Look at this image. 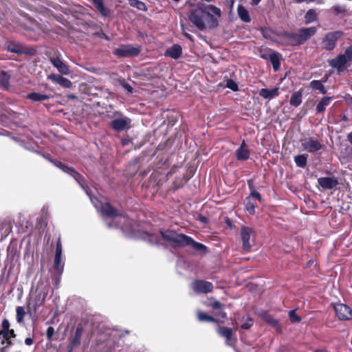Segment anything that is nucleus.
Listing matches in <instances>:
<instances>
[{
	"label": "nucleus",
	"mask_w": 352,
	"mask_h": 352,
	"mask_svg": "<svg viewBox=\"0 0 352 352\" xmlns=\"http://www.w3.org/2000/svg\"><path fill=\"white\" fill-rule=\"evenodd\" d=\"M221 15V10L214 5H206L198 3L197 8L193 9L190 15V21L200 31L206 29L205 19L208 17V25L211 28H216L219 25L217 18Z\"/></svg>",
	"instance_id": "obj_1"
},
{
	"label": "nucleus",
	"mask_w": 352,
	"mask_h": 352,
	"mask_svg": "<svg viewBox=\"0 0 352 352\" xmlns=\"http://www.w3.org/2000/svg\"><path fill=\"white\" fill-rule=\"evenodd\" d=\"M160 233L163 240L171 243L174 248L191 246L199 252L205 254L208 251V248L205 245L195 241L192 237L185 234H178L176 231L170 229H160Z\"/></svg>",
	"instance_id": "obj_2"
},
{
	"label": "nucleus",
	"mask_w": 352,
	"mask_h": 352,
	"mask_svg": "<svg viewBox=\"0 0 352 352\" xmlns=\"http://www.w3.org/2000/svg\"><path fill=\"white\" fill-rule=\"evenodd\" d=\"M16 334L13 329L10 328V323L7 318L3 319L0 329V340L3 346L1 351L12 346V338H15Z\"/></svg>",
	"instance_id": "obj_3"
},
{
	"label": "nucleus",
	"mask_w": 352,
	"mask_h": 352,
	"mask_svg": "<svg viewBox=\"0 0 352 352\" xmlns=\"http://www.w3.org/2000/svg\"><path fill=\"white\" fill-rule=\"evenodd\" d=\"M62 244L60 237H58L56 243V252L54 259L53 271L51 272L52 278L59 281L63 272L64 264L62 263Z\"/></svg>",
	"instance_id": "obj_4"
},
{
	"label": "nucleus",
	"mask_w": 352,
	"mask_h": 352,
	"mask_svg": "<svg viewBox=\"0 0 352 352\" xmlns=\"http://www.w3.org/2000/svg\"><path fill=\"white\" fill-rule=\"evenodd\" d=\"M4 49L8 52L18 55L25 54L33 56L36 51L34 48L29 47L21 42L16 41H8L6 42Z\"/></svg>",
	"instance_id": "obj_5"
},
{
	"label": "nucleus",
	"mask_w": 352,
	"mask_h": 352,
	"mask_svg": "<svg viewBox=\"0 0 352 352\" xmlns=\"http://www.w3.org/2000/svg\"><path fill=\"white\" fill-rule=\"evenodd\" d=\"M141 52L140 47H134L131 44H122L113 51V54L118 58L135 57Z\"/></svg>",
	"instance_id": "obj_6"
},
{
	"label": "nucleus",
	"mask_w": 352,
	"mask_h": 352,
	"mask_svg": "<svg viewBox=\"0 0 352 352\" xmlns=\"http://www.w3.org/2000/svg\"><path fill=\"white\" fill-rule=\"evenodd\" d=\"M343 35V32L340 30L326 34L322 41V48L327 51L333 50L336 47V41Z\"/></svg>",
	"instance_id": "obj_7"
},
{
	"label": "nucleus",
	"mask_w": 352,
	"mask_h": 352,
	"mask_svg": "<svg viewBox=\"0 0 352 352\" xmlns=\"http://www.w3.org/2000/svg\"><path fill=\"white\" fill-rule=\"evenodd\" d=\"M217 333L226 339V344L230 346H234L237 338L232 328L226 327H219L217 329Z\"/></svg>",
	"instance_id": "obj_8"
},
{
	"label": "nucleus",
	"mask_w": 352,
	"mask_h": 352,
	"mask_svg": "<svg viewBox=\"0 0 352 352\" xmlns=\"http://www.w3.org/2000/svg\"><path fill=\"white\" fill-rule=\"evenodd\" d=\"M336 315L340 320H352V309L345 304H337L334 306Z\"/></svg>",
	"instance_id": "obj_9"
},
{
	"label": "nucleus",
	"mask_w": 352,
	"mask_h": 352,
	"mask_svg": "<svg viewBox=\"0 0 352 352\" xmlns=\"http://www.w3.org/2000/svg\"><path fill=\"white\" fill-rule=\"evenodd\" d=\"M192 288L195 293L208 294L212 292L213 285L209 281L197 279L192 283Z\"/></svg>",
	"instance_id": "obj_10"
},
{
	"label": "nucleus",
	"mask_w": 352,
	"mask_h": 352,
	"mask_svg": "<svg viewBox=\"0 0 352 352\" xmlns=\"http://www.w3.org/2000/svg\"><path fill=\"white\" fill-rule=\"evenodd\" d=\"M84 331L83 326L81 323L78 324L74 334L69 338V345L67 352H72L74 349L80 344L82 336Z\"/></svg>",
	"instance_id": "obj_11"
},
{
	"label": "nucleus",
	"mask_w": 352,
	"mask_h": 352,
	"mask_svg": "<svg viewBox=\"0 0 352 352\" xmlns=\"http://www.w3.org/2000/svg\"><path fill=\"white\" fill-rule=\"evenodd\" d=\"M328 63L331 67L336 69L339 73L344 72L349 64L344 54H339L335 58L329 60Z\"/></svg>",
	"instance_id": "obj_12"
},
{
	"label": "nucleus",
	"mask_w": 352,
	"mask_h": 352,
	"mask_svg": "<svg viewBox=\"0 0 352 352\" xmlns=\"http://www.w3.org/2000/svg\"><path fill=\"white\" fill-rule=\"evenodd\" d=\"M302 146L304 150L309 153H315L322 148V144L318 140L314 137H310L302 141Z\"/></svg>",
	"instance_id": "obj_13"
},
{
	"label": "nucleus",
	"mask_w": 352,
	"mask_h": 352,
	"mask_svg": "<svg viewBox=\"0 0 352 352\" xmlns=\"http://www.w3.org/2000/svg\"><path fill=\"white\" fill-rule=\"evenodd\" d=\"M241 238L242 241V248L245 252H250L252 245L250 242L251 236L254 234V230L250 227L243 226L241 229Z\"/></svg>",
	"instance_id": "obj_14"
},
{
	"label": "nucleus",
	"mask_w": 352,
	"mask_h": 352,
	"mask_svg": "<svg viewBox=\"0 0 352 352\" xmlns=\"http://www.w3.org/2000/svg\"><path fill=\"white\" fill-rule=\"evenodd\" d=\"M46 298V294H39L34 299V304L32 306L31 299H28L27 301V310L30 315H34L36 313L37 309L39 307L43 306Z\"/></svg>",
	"instance_id": "obj_15"
},
{
	"label": "nucleus",
	"mask_w": 352,
	"mask_h": 352,
	"mask_svg": "<svg viewBox=\"0 0 352 352\" xmlns=\"http://www.w3.org/2000/svg\"><path fill=\"white\" fill-rule=\"evenodd\" d=\"M316 27H310V28H302L299 29L297 33L298 42L297 44L298 45L305 43L307 40H309L311 36L315 35L316 33Z\"/></svg>",
	"instance_id": "obj_16"
},
{
	"label": "nucleus",
	"mask_w": 352,
	"mask_h": 352,
	"mask_svg": "<svg viewBox=\"0 0 352 352\" xmlns=\"http://www.w3.org/2000/svg\"><path fill=\"white\" fill-rule=\"evenodd\" d=\"M52 65L57 69L59 73L63 75H68L71 73L69 66L60 58L59 56H52L50 58Z\"/></svg>",
	"instance_id": "obj_17"
},
{
	"label": "nucleus",
	"mask_w": 352,
	"mask_h": 352,
	"mask_svg": "<svg viewBox=\"0 0 352 352\" xmlns=\"http://www.w3.org/2000/svg\"><path fill=\"white\" fill-rule=\"evenodd\" d=\"M260 316L267 324L273 327L277 333H282V327L279 321L268 314L267 311H262L260 313Z\"/></svg>",
	"instance_id": "obj_18"
},
{
	"label": "nucleus",
	"mask_w": 352,
	"mask_h": 352,
	"mask_svg": "<svg viewBox=\"0 0 352 352\" xmlns=\"http://www.w3.org/2000/svg\"><path fill=\"white\" fill-rule=\"evenodd\" d=\"M131 119L123 116L120 118H116L111 122V127L116 131H122L131 126Z\"/></svg>",
	"instance_id": "obj_19"
},
{
	"label": "nucleus",
	"mask_w": 352,
	"mask_h": 352,
	"mask_svg": "<svg viewBox=\"0 0 352 352\" xmlns=\"http://www.w3.org/2000/svg\"><path fill=\"white\" fill-rule=\"evenodd\" d=\"M47 79L64 88H70L72 86V82L70 80L59 74H51L47 76Z\"/></svg>",
	"instance_id": "obj_20"
},
{
	"label": "nucleus",
	"mask_w": 352,
	"mask_h": 352,
	"mask_svg": "<svg viewBox=\"0 0 352 352\" xmlns=\"http://www.w3.org/2000/svg\"><path fill=\"white\" fill-rule=\"evenodd\" d=\"M101 212L104 217L110 219H114L120 215L118 210L109 202L102 205L101 208Z\"/></svg>",
	"instance_id": "obj_21"
},
{
	"label": "nucleus",
	"mask_w": 352,
	"mask_h": 352,
	"mask_svg": "<svg viewBox=\"0 0 352 352\" xmlns=\"http://www.w3.org/2000/svg\"><path fill=\"white\" fill-rule=\"evenodd\" d=\"M318 184L324 189H333L338 185V181L335 177H322L318 179Z\"/></svg>",
	"instance_id": "obj_22"
},
{
	"label": "nucleus",
	"mask_w": 352,
	"mask_h": 352,
	"mask_svg": "<svg viewBox=\"0 0 352 352\" xmlns=\"http://www.w3.org/2000/svg\"><path fill=\"white\" fill-rule=\"evenodd\" d=\"M250 151L245 140H243L240 146L236 151V157L237 160L244 161L249 159Z\"/></svg>",
	"instance_id": "obj_23"
},
{
	"label": "nucleus",
	"mask_w": 352,
	"mask_h": 352,
	"mask_svg": "<svg viewBox=\"0 0 352 352\" xmlns=\"http://www.w3.org/2000/svg\"><path fill=\"white\" fill-rule=\"evenodd\" d=\"M182 54V47L179 44H174L173 46L166 50L164 55L166 56L170 57L175 60H177L181 57Z\"/></svg>",
	"instance_id": "obj_24"
},
{
	"label": "nucleus",
	"mask_w": 352,
	"mask_h": 352,
	"mask_svg": "<svg viewBox=\"0 0 352 352\" xmlns=\"http://www.w3.org/2000/svg\"><path fill=\"white\" fill-rule=\"evenodd\" d=\"M281 58L282 55L276 51H272V52L269 54V60L272 65L274 72H277L280 69Z\"/></svg>",
	"instance_id": "obj_25"
},
{
	"label": "nucleus",
	"mask_w": 352,
	"mask_h": 352,
	"mask_svg": "<svg viewBox=\"0 0 352 352\" xmlns=\"http://www.w3.org/2000/svg\"><path fill=\"white\" fill-rule=\"evenodd\" d=\"M278 90V87H275L272 89L263 88L259 91L258 94L260 96L263 97L265 99H272L274 98L277 97L279 95Z\"/></svg>",
	"instance_id": "obj_26"
},
{
	"label": "nucleus",
	"mask_w": 352,
	"mask_h": 352,
	"mask_svg": "<svg viewBox=\"0 0 352 352\" xmlns=\"http://www.w3.org/2000/svg\"><path fill=\"white\" fill-rule=\"evenodd\" d=\"M333 100V97L324 96L323 97L316 105L317 113H323L327 106L329 105L331 101Z\"/></svg>",
	"instance_id": "obj_27"
},
{
	"label": "nucleus",
	"mask_w": 352,
	"mask_h": 352,
	"mask_svg": "<svg viewBox=\"0 0 352 352\" xmlns=\"http://www.w3.org/2000/svg\"><path fill=\"white\" fill-rule=\"evenodd\" d=\"M244 210L250 215L255 214L256 204L250 197H247L244 200Z\"/></svg>",
	"instance_id": "obj_28"
},
{
	"label": "nucleus",
	"mask_w": 352,
	"mask_h": 352,
	"mask_svg": "<svg viewBox=\"0 0 352 352\" xmlns=\"http://www.w3.org/2000/svg\"><path fill=\"white\" fill-rule=\"evenodd\" d=\"M50 98H51L50 95L40 94V93H37V92L29 93L26 96V98H28L33 102H41V101L49 100Z\"/></svg>",
	"instance_id": "obj_29"
},
{
	"label": "nucleus",
	"mask_w": 352,
	"mask_h": 352,
	"mask_svg": "<svg viewBox=\"0 0 352 352\" xmlns=\"http://www.w3.org/2000/svg\"><path fill=\"white\" fill-rule=\"evenodd\" d=\"M278 36L282 38H287V39H289V41H291V44L293 46L298 45V44H297V42H298L297 41H298L297 33L284 31V32L280 33L278 34Z\"/></svg>",
	"instance_id": "obj_30"
},
{
	"label": "nucleus",
	"mask_w": 352,
	"mask_h": 352,
	"mask_svg": "<svg viewBox=\"0 0 352 352\" xmlns=\"http://www.w3.org/2000/svg\"><path fill=\"white\" fill-rule=\"evenodd\" d=\"M92 4L96 9L104 16H107L109 14L107 8L104 6L102 0H91Z\"/></svg>",
	"instance_id": "obj_31"
},
{
	"label": "nucleus",
	"mask_w": 352,
	"mask_h": 352,
	"mask_svg": "<svg viewBox=\"0 0 352 352\" xmlns=\"http://www.w3.org/2000/svg\"><path fill=\"white\" fill-rule=\"evenodd\" d=\"M237 12L239 18L245 23L250 22L251 18L248 11L242 5H239L237 8Z\"/></svg>",
	"instance_id": "obj_32"
},
{
	"label": "nucleus",
	"mask_w": 352,
	"mask_h": 352,
	"mask_svg": "<svg viewBox=\"0 0 352 352\" xmlns=\"http://www.w3.org/2000/svg\"><path fill=\"white\" fill-rule=\"evenodd\" d=\"M307 154H302L296 155L294 157V162L296 165L299 168H305L307 164Z\"/></svg>",
	"instance_id": "obj_33"
},
{
	"label": "nucleus",
	"mask_w": 352,
	"mask_h": 352,
	"mask_svg": "<svg viewBox=\"0 0 352 352\" xmlns=\"http://www.w3.org/2000/svg\"><path fill=\"white\" fill-rule=\"evenodd\" d=\"M330 12L334 16H338L339 14L347 15V8L344 5H336L333 6L330 8Z\"/></svg>",
	"instance_id": "obj_34"
},
{
	"label": "nucleus",
	"mask_w": 352,
	"mask_h": 352,
	"mask_svg": "<svg viewBox=\"0 0 352 352\" xmlns=\"http://www.w3.org/2000/svg\"><path fill=\"white\" fill-rule=\"evenodd\" d=\"M302 95L300 91L294 92L289 100L290 105L294 107H298L302 102Z\"/></svg>",
	"instance_id": "obj_35"
},
{
	"label": "nucleus",
	"mask_w": 352,
	"mask_h": 352,
	"mask_svg": "<svg viewBox=\"0 0 352 352\" xmlns=\"http://www.w3.org/2000/svg\"><path fill=\"white\" fill-rule=\"evenodd\" d=\"M310 87L314 90H319L322 94H326L327 91L320 80H314L310 82Z\"/></svg>",
	"instance_id": "obj_36"
},
{
	"label": "nucleus",
	"mask_w": 352,
	"mask_h": 352,
	"mask_svg": "<svg viewBox=\"0 0 352 352\" xmlns=\"http://www.w3.org/2000/svg\"><path fill=\"white\" fill-rule=\"evenodd\" d=\"M198 320L201 322H218V320L214 318L213 316L208 315L206 313L203 311H199L197 313Z\"/></svg>",
	"instance_id": "obj_37"
},
{
	"label": "nucleus",
	"mask_w": 352,
	"mask_h": 352,
	"mask_svg": "<svg viewBox=\"0 0 352 352\" xmlns=\"http://www.w3.org/2000/svg\"><path fill=\"white\" fill-rule=\"evenodd\" d=\"M25 308L23 307L19 306L16 309V320L18 323L21 324L24 322V317L26 315Z\"/></svg>",
	"instance_id": "obj_38"
},
{
	"label": "nucleus",
	"mask_w": 352,
	"mask_h": 352,
	"mask_svg": "<svg viewBox=\"0 0 352 352\" xmlns=\"http://www.w3.org/2000/svg\"><path fill=\"white\" fill-rule=\"evenodd\" d=\"M317 19V14L314 9L309 10L305 15V23L306 24L311 23Z\"/></svg>",
	"instance_id": "obj_39"
},
{
	"label": "nucleus",
	"mask_w": 352,
	"mask_h": 352,
	"mask_svg": "<svg viewBox=\"0 0 352 352\" xmlns=\"http://www.w3.org/2000/svg\"><path fill=\"white\" fill-rule=\"evenodd\" d=\"M129 3L131 7L135 8L139 10L146 11L147 7L146 4L139 0H129Z\"/></svg>",
	"instance_id": "obj_40"
},
{
	"label": "nucleus",
	"mask_w": 352,
	"mask_h": 352,
	"mask_svg": "<svg viewBox=\"0 0 352 352\" xmlns=\"http://www.w3.org/2000/svg\"><path fill=\"white\" fill-rule=\"evenodd\" d=\"M10 76L8 72L5 71H1L0 72V84L4 87H8L10 82Z\"/></svg>",
	"instance_id": "obj_41"
},
{
	"label": "nucleus",
	"mask_w": 352,
	"mask_h": 352,
	"mask_svg": "<svg viewBox=\"0 0 352 352\" xmlns=\"http://www.w3.org/2000/svg\"><path fill=\"white\" fill-rule=\"evenodd\" d=\"M186 180L184 179V177H176L174 182H173L172 189L173 191H175L179 188H181L184 184L186 183Z\"/></svg>",
	"instance_id": "obj_42"
},
{
	"label": "nucleus",
	"mask_w": 352,
	"mask_h": 352,
	"mask_svg": "<svg viewBox=\"0 0 352 352\" xmlns=\"http://www.w3.org/2000/svg\"><path fill=\"white\" fill-rule=\"evenodd\" d=\"M288 316L290 322L292 323H298L302 320L301 317L296 314V309L290 310L288 313Z\"/></svg>",
	"instance_id": "obj_43"
},
{
	"label": "nucleus",
	"mask_w": 352,
	"mask_h": 352,
	"mask_svg": "<svg viewBox=\"0 0 352 352\" xmlns=\"http://www.w3.org/2000/svg\"><path fill=\"white\" fill-rule=\"evenodd\" d=\"M70 175L72 176L79 184L82 186V184L85 182V178L82 175L74 169Z\"/></svg>",
	"instance_id": "obj_44"
},
{
	"label": "nucleus",
	"mask_w": 352,
	"mask_h": 352,
	"mask_svg": "<svg viewBox=\"0 0 352 352\" xmlns=\"http://www.w3.org/2000/svg\"><path fill=\"white\" fill-rule=\"evenodd\" d=\"M226 87L232 90L233 91H237L239 90L238 84L232 79H228L226 82Z\"/></svg>",
	"instance_id": "obj_45"
},
{
	"label": "nucleus",
	"mask_w": 352,
	"mask_h": 352,
	"mask_svg": "<svg viewBox=\"0 0 352 352\" xmlns=\"http://www.w3.org/2000/svg\"><path fill=\"white\" fill-rule=\"evenodd\" d=\"M344 55L349 63V66H350L352 62V44L345 50Z\"/></svg>",
	"instance_id": "obj_46"
},
{
	"label": "nucleus",
	"mask_w": 352,
	"mask_h": 352,
	"mask_svg": "<svg viewBox=\"0 0 352 352\" xmlns=\"http://www.w3.org/2000/svg\"><path fill=\"white\" fill-rule=\"evenodd\" d=\"M253 324H254V320L252 318H248L246 320V321L243 324H241V328L242 329H249L253 326Z\"/></svg>",
	"instance_id": "obj_47"
},
{
	"label": "nucleus",
	"mask_w": 352,
	"mask_h": 352,
	"mask_svg": "<svg viewBox=\"0 0 352 352\" xmlns=\"http://www.w3.org/2000/svg\"><path fill=\"white\" fill-rule=\"evenodd\" d=\"M210 305L214 310H220L224 307V305L218 300H214Z\"/></svg>",
	"instance_id": "obj_48"
},
{
	"label": "nucleus",
	"mask_w": 352,
	"mask_h": 352,
	"mask_svg": "<svg viewBox=\"0 0 352 352\" xmlns=\"http://www.w3.org/2000/svg\"><path fill=\"white\" fill-rule=\"evenodd\" d=\"M54 329L52 327H49L46 331V338L48 341H51L52 340V337L54 335Z\"/></svg>",
	"instance_id": "obj_49"
},
{
	"label": "nucleus",
	"mask_w": 352,
	"mask_h": 352,
	"mask_svg": "<svg viewBox=\"0 0 352 352\" xmlns=\"http://www.w3.org/2000/svg\"><path fill=\"white\" fill-rule=\"evenodd\" d=\"M248 197H250L252 199V198L256 199L261 203L263 201L261 194L257 191L251 192Z\"/></svg>",
	"instance_id": "obj_50"
},
{
	"label": "nucleus",
	"mask_w": 352,
	"mask_h": 352,
	"mask_svg": "<svg viewBox=\"0 0 352 352\" xmlns=\"http://www.w3.org/2000/svg\"><path fill=\"white\" fill-rule=\"evenodd\" d=\"M61 170L63 172H65V173H67L69 175H71L72 173V172L74 170V168H72V167L68 166H67V165H65L64 164V165H63V168H61Z\"/></svg>",
	"instance_id": "obj_51"
},
{
	"label": "nucleus",
	"mask_w": 352,
	"mask_h": 352,
	"mask_svg": "<svg viewBox=\"0 0 352 352\" xmlns=\"http://www.w3.org/2000/svg\"><path fill=\"white\" fill-rule=\"evenodd\" d=\"M98 37L105 39L106 41H110V38L107 36L102 30L96 34Z\"/></svg>",
	"instance_id": "obj_52"
},
{
	"label": "nucleus",
	"mask_w": 352,
	"mask_h": 352,
	"mask_svg": "<svg viewBox=\"0 0 352 352\" xmlns=\"http://www.w3.org/2000/svg\"><path fill=\"white\" fill-rule=\"evenodd\" d=\"M51 162L56 167L59 168L60 169H61L64 165V164L60 161H57V160H51Z\"/></svg>",
	"instance_id": "obj_53"
},
{
	"label": "nucleus",
	"mask_w": 352,
	"mask_h": 352,
	"mask_svg": "<svg viewBox=\"0 0 352 352\" xmlns=\"http://www.w3.org/2000/svg\"><path fill=\"white\" fill-rule=\"evenodd\" d=\"M248 188H249V190H250V192H252V191L253 192L256 191L255 190L254 186L253 184V181L252 179L248 180Z\"/></svg>",
	"instance_id": "obj_54"
},
{
	"label": "nucleus",
	"mask_w": 352,
	"mask_h": 352,
	"mask_svg": "<svg viewBox=\"0 0 352 352\" xmlns=\"http://www.w3.org/2000/svg\"><path fill=\"white\" fill-rule=\"evenodd\" d=\"M150 237H151V242L152 243H158L159 241H160V239H158L157 236L153 235V234H149Z\"/></svg>",
	"instance_id": "obj_55"
},
{
	"label": "nucleus",
	"mask_w": 352,
	"mask_h": 352,
	"mask_svg": "<svg viewBox=\"0 0 352 352\" xmlns=\"http://www.w3.org/2000/svg\"><path fill=\"white\" fill-rule=\"evenodd\" d=\"M34 343V340L32 338H27L25 339V344L28 346H31Z\"/></svg>",
	"instance_id": "obj_56"
},
{
	"label": "nucleus",
	"mask_w": 352,
	"mask_h": 352,
	"mask_svg": "<svg viewBox=\"0 0 352 352\" xmlns=\"http://www.w3.org/2000/svg\"><path fill=\"white\" fill-rule=\"evenodd\" d=\"M269 54L267 52H263L262 51L260 52V56L263 59L268 60L269 59Z\"/></svg>",
	"instance_id": "obj_57"
},
{
	"label": "nucleus",
	"mask_w": 352,
	"mask_h": 352,
	"mask_svg": "<svg viewBox=\"0 0 352 352\" xmlns=\"http://www.w3.org/2000/svg\"><path fill=\"white\" fill-rule=\"evenodd\" d=\"M184 36L188 38V40H190V41L193 42L194 41V38L192 35H190V34L187 33V32H184Z\"/></svg>",
	"instance_id": "obj_58"
},
{
	"label": "nucleus",
	"mask_w": 352,
	"mask_h": 352,
	"mask_svg": "<svg viewBox=\"0 0 352 352\" xmlns=\"http://www.w3.org/2000/svg\"><path fill=\"white\" fill-rule=\"evenodd\" d=\"M217 316L221 317L223 319H225L227 318V314L224 311H219V313L217 314Z\"/></svg>",
	"instance_id": "obj_59"
},
{
	"label": "nucleus",
	"mask_w": 352,
	"mask_h": 352,
	"mask_svg": "<svg viewBox=\"0 0 352 352\" xmlns=\"http://www.w3.org/2000/svg\"><path fill=\"white\" fill-rule=\"evenodd\" d=\"M12 252H16V248L12 245H10L8 248V254H10Z\"/></svg>",
	"instance_id": "obj_60"
},
{
	"label": "nucleus",
	"mask_w": 352,
	"mask_h": 352,
	"mask_svg": "<svg viewBox=\"0 0 352 352\" xmlns=\"http://www.w3.org/2000/svg\"><path fill=\"white\" fill-rule=\"evenodd\" d=\"M294 1L297 3H301L302 2H307V3L314 2L316 0H294Z\"/></svg>",
	"instance_id": "obj_61"
},
{
	"label": "nucleus",
	"mask_w": 352,
	"mask_h": 352,
	"mask_svg": "<svg viewBox=\"0 0 352 352\" xmlns=\"http://www.w3.org/2000/svg\"><path fill=\"white\" fill-rule=\"evenodd\" d=\"M199 219L201 222L204 223H206L208 222V219L204 216H200Z\"/></svg>",
	"instance_id": "obj_62"
},
{
	"label": "nucleus",
	"mask_w": 352,
	"mask_h": 352,
	"mask_svg": "<svg viewBox=\"0 0 352 352\" xmlns=\"http://www.w3.org/2000/svg\"><path fill=\"white\" fill-rule=\"evenodd\" d=\"M347 140L352 144V131L348 133Z\"/></svg>",
	"instance_id": "obj_63"
},
{
	"label": "nucleus",
	"mask_w": 352,
	"mask_h": 352,
	"mask_svg": "<svg viewBox=\"0 0 352 352\" xmlns=\"http://www.w3.org/2000/svg\"><path fill=\"white\" fill-rule=\"evenodd\" d=\"M314 352H328V351L325 349H319L315 350Z\"/></svg>",
	"instance_id": "obj_64"
}]
</instances>
